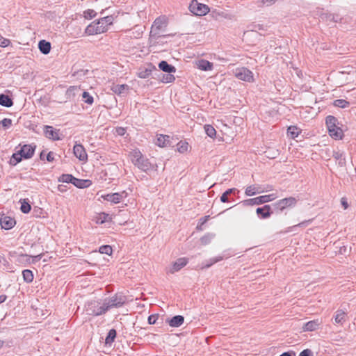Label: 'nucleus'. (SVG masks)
Masks as SVG:
<instances>
[{
	"instance_id": "45",
	"label": "nucleus",
	"mask_w": 356,
	"mask_h": 356,
	"mask_svg": "<svg viewBox=\"0 0 356 356\" xmlns=\"http://www.w3.org/2000/svg\"><path fill=\"white\" fill-rule=\"evenodd\" d=\"M222 259V257L219 256L215 258H211L210 259V262L209 264H205L202 268H209L213 264L217 263L218 261H220Z\"/></svg>"
},
{
	"instance_id": "32",
	"label": "nucleus",
	"mask_w": 356,
	"mask_h": 356,
	"mask_svg": "<svg viewBox=\"0 0 356 356\" xmlns=\"http://www.w3.org/2000/svg\"><path fill=\"white\" fill-rule=\"evenodd\" d=\"M299 129L296 126H290L287 129V134L291 138H295L298 136L299 135Z\"/></svg>"
},
{
	"instance_id": "3",
	"label": "nucleus",
	"mask_w": 356,
	"mask_h": 356,
	"mask_svg": "<svg viewBox=\"0 0 356 356\" xmlns=\"http://www.w3.org/2000/svg\"><path fill=\"white\" fill-rule=\"evenodd\" d=\"M325 123L328 129L329 135L334 140L343 138V130L338 126V120L332 115H328L325 119Z\"/></svg>"
},
{
	"instance_id": "58",
	"label": "nucleus",
	"mask_w": 356,
	"mask_h": 356,
	"mask_svg": "<svg viewBox=\"0 0 356 356\" xmlns=\"http://www.w3.org/2000/svg\"><path fill=\"white\" fill-rule=\"evenodd\" d=\"M42 256H43L42 254H39L38 255L32 257L33 262L34 263V262L40 261L42 259Z\"/></svg>"
},
{
	"instance_id": "4",
	"label": "nucleus",
	"mask_w": 356,
	"mask_h": 356,
	"mask_svg": "<svg viewBox=\"0 0 356 356\" xmlns=\"http://www.w3.org/2000/svg\"><path fill=\"white\" fill-rule=\"evenodd\" d=\"M298 199L295 197H288L277 200L272 204L273 209L276 213H281L285 212L288 209L295 207L298 203Z\"/></svg>"
},
{
	"instance_id": "20",
	"label": "nucleus",
	"mask_w": 356,
	"mask_h": 356,
	"mask_svg": "<svg viewBox=\"0 0 356 356\" xmlns=\"http://www.w3.org/2000/svg\"><path fill=\"white\" fill-rule=\"evenodd\" d=\"M346 313L343 310L339 309L336 312L334 316V323L342 325L346 321Z\"/></svg>"
},
{
	"instance_id": "5",
	"label": "nucleus",
	"mask_w": 356,
	"mask_h": 356,
	"mask_svg": "<svg viewBox=\"0 0 356 356\" xmlns=\"http://www.w3.org/2000/svg\"><path fill=\"white\" fill-rule=\"evenodd\" d=\"M87 314L91 316H100L105 314L108 311V307L106 306L105 302L93 300L87 304L86 306Z\"/></svg>"
},
{
	"instance_id": "16",
	"label": "nucleus",
	"mask_w": 356,
	"mask_h": 356,
	"mask_svg": "<svg viewBox=\"0 0 356 356\" xmlns=\"http://www.w3.org/2000/svg\"><path fill=\"white\" fill-rule=\"evenodd\" d=\"M188 263V259L185 257L179 258L174 262L172 267L170 269L169 272L170 273H175V272L179 271L183 267H184Z\"/></svg>"
},
{
	"instance_id": "26",
	"label": "nucleus",
	"mask_w": 356,
	"mask_h": 356,
	"mask_svg": "<svg viewBox=\"0 0 356 356\" xmlns=\"http://www.w3.org/2000/svg\"><path fill=\"white\" fill-rule=\"evenodd\" d=\"M264 192V190H260L259 187H257L254 185H251L245 188V194L247 196H253L257 193H261Z\"/></svg>"
},
{
	"instance_id": "55",
	"label": "nucleus",
	"mask_w": 356,
	"mask_h": 356,
	"mask_svg": "<svg viewBox=\"0 0 356 356\" xmlns=\"http://www.w3.org/2000/svg\"><path fill=\"white\" fill-rule=\"evenodd\" d=\"M310 222L311 220H305L295 225V227H306L310 223Z\"/></svg>"
},
{
	"instance_id": "51",
	"label": "nucleus",
	"mask_w": 356,
	"mask_h": 356,
	"mask_svg": "<svg viewBox=\"0 0 356 356\" xmlns=\"http://www.w3.org/2000/svg\"><path fill=\"white\" fill-rule=\"evenodd\" d=\"M209 218V216H204V217L202 218L200 220V225H198L197 226V229H200V227H201L202 225H203L204 223H206V222H207V221L208 220Z\"/></svg>"
},
{
	"instance_id": "9",
	"label": "nucleus",
	"mask_w": 356,
	"mask_h": 356,
	"mask_svg": "<svg viewBox=\"0 0 356 356\" xmlns=\"http://www.w3.org/2000/svg\"><path fill=\"white\" fill-rule=\"evenodd\" d=\"M189 9L191 13L199 16L205 15L209 12V8L207 5L200 3L197 0L191 1Z\"/></svg>"
},
{
	"instance_id": "44",
	"label": "nucleus",
	"mask_w": 356,
	"mask_h": 356,
	"mask_svg": "<svg viewBox=\"0 0 356 356\" xmlns=\"http://www.w3.org/2000/svg\"><path fill=\"white\" fill-rule=\"evenodd\" d=\"M0 124H2L4 129H7L12 126V120L10 118H4L0 121Z\"/></svg>"
},
{
	"instance_id": "24",
	"label": "nucleus",
	"mask_w": 356,
	"mask_h": 356,
	"mask_svg": "<svg viewBox=\"0 0 356 356\" xmlns=\"http://www.w3.org/2000/svg\"><path fill=\"white\" fill-rule=\"evenodd\" d=\"M163 24L161 18H156L152 26L150 33L152 34L154 33V35H157L158 31L163 28Z\"/></svg>"
},
{
	"instance_id": "53",
	"label": "nucleus",
	"mask_w": 356,
	"mask_h": 356,
	"mask_svg": "<svg viewBox=\"0 0 356 356\" xmlns=\"http://www.w3.org/2000/svg\"><path fill=\"white\" fill-rule=\"evenodd\" d=\"M126 132V130L123 127H118L116 128V133L119 135V136H123L124 135Z\"/></svg>"
},
{
	"instance_id": "11",
	"label": "nucleus",
	"mask_w": 356,
	"mask_h": 356,
	"mask_svg": "<svg viewBox=\"0 0 356 356\" xmlns=\"http://www.w3.org/2000/svg\"><path fill=\"white\" fill-rule=\"evenodd\" d=\"M44 134L46 138L52 140H59V130L54 129L52 126H44Z\"/></svg>"
},
{
	"instance_id": "8",
	"label": "nucleus",
	"mask_w": 356,
	"mask_h": 356,
	"mask_svg": "<svg viewBox=\"0 0 356 356\" xmlns=\"http://www.w3.org/2000/svg\"><path fill=\"white\" fill-rule=\"evenodd\" d=\"M127 301L126 296L122 294H115L109 299L104 300L106 306L108 307V310L113 307H120Z\"/></svg>"
},
{
	"instance_id": "23",
	"label": "nucleus",
	"mask_w": 356,
	"mask_h": 356,
	"mask_svg": "<svg viewBox=\"0 0 356 356\" xmlns=\"http://www.w3.org/2000/svg\"><path fill=\"white\" fill-rule=\"evenodd\" d=\"M38 48L43 54H47L51 50V43L46 40H40L38 43Z\"/></svg>"
},
{
	"instance_id": "31",
	"label": "nucleus",
	"mask_w": 356,
	"mask_h": 356,
	"mask_svg": "<svg viewBox=\"0 0 356 356\" xmlns=\"http://www.w3.org/2000/svg\"><path fill=\"white\" fill-rule=\"evenodd\" d=\"M117 332L115 329L110 330L105 339L106 344L111 345L114 341Z\"/></svg>"
},
{
	"instance_id": "37",
	"label": "nucleus",
	"mask_w": 356,
	"mask_h": 356,
	"mask_svg": "<svg viewBox=\"0 0 356 356\" xmlns=\"http://www.w3.org/2000/svg\"><path fill=\"white\" fill-rule=\"evenodd\" d=\"M99 251L102 254H106L107 255H111L113 252V249L111 245H104L99 248Z\"/></svg>"
},
{
	"instance_id": "46",
	"label": "nucleus",
	"mask_w": 356,
	"mask_h": 356,
	"mask_svg": "<svg viewBox=\"0 0 356 356\" xmlns=\"http://www.w3.org/2000/svg\"><path fill=\"white\" fill-rule=\"evenodd\" d=\"M177 145H178V151L179 152L183 153V152H186L188 149V143L186 142L183 143L181 141L177 144Z\"/></svg>"
},
{
	"instance_id": "6",
	"label": "nucleus",
	"mask_w": 356,
	"mask_h": 356,
	"mask_svg": "<svg viewBox=\"0 0 356 356\" xmlns=\"http://www.w3.org/2000/svg\"><path fill=\"white\" fill-rule=\"evenodd\" d=\"M277 197L276 194L272 193L250 198L242 202L245 206L260 205L275 200Z\"/></svg>"
},
{
	"instance_id": "33",
	"label": "nucleus",
	"mask_w": 356,
	"mask_h": 356,
	"mask_svg": "<svg viewBox=\"0 0 356 356\" xmlns=\"http://www.w3.org/2000/svg\"><path fill=\"white\" fill-rule=\"evenodd\" d=\"M80 90L79 87L77 86H70L67 90H66L65 95L67 99H72L73 98L75 95L76 92H79Z\"/></svg>"
},
{
	"instance_id": "36",
	"label": "nucleus",
	"mask_w": 356,
	"mask_h": 356,
	"mask_svg": "<svg viewBox=\"0 0 356 356\" xmlns=\"http://www.w3.org/2000/svg\"><path fill=\"white\" fill-rule=\"evenodd\" d=\"M204 131L207 135L211 138H214L216 134V131L214 127L210 124L204 125Z\"/></svg>"
},
{
	"instance_id": "42",
	"label": "nucleus",
	"mask_w": 356,
	"mask_h": 356,
	"mask_svg": "<svg viewBox=\"0 0 356 356\" xmlns=\"http://www.w3.org/2000/svg\"><path fill=\"white\" fill-rule=\"evenodd\" d=\"M175 80V77L174 75L171 74V73H168V74H163L161 78V81L163 83H172Z\"/></svg>"
},
{
	"instance_id": "25",
	"label": "nucleus",
	"mask_w": 356,
	"mask_h": 356,
	"mask_svg": "<svg viewBox=\"0 0 356 356\" xmlns=\"http://www.w3.org/2000/svg\"><path fill=\"white\" fill-rule=\"evenodd\" d=\"M333 157L338 161L339 165L343 167L346 165V158L344 153L340 151H334L333 152Z\"/></svg>"
},
{
	"instance_id": "29",
	"label": "nucleus",
	"mask_w": 356,
	"mask_h": 356,
	"mask_svg": "<svg viewBox=\"0 0 356 356\" xmlns=\"http://www.w3.org/2000/svg\"><path fill=\"white\" fill-rule=\"evenodd\" d=\"M22 276L24 281L26 283L32 282L34 278L33 272L29 269H26L22 271Z\"/></svg>"
},
{
	"instance_id": "49",
	"label": "nucleus",
	"mask_w": 356,
	"mask_h": 356,
	"mask_svg": "<svg viewBox=\"0 0 356 356\" xmlns=\"http://www.w3.org/2000/svg\"><path fill=\"white\" fill-rule=\"evenodd\" d=\"M158 318V316L156 315H150L148 317V323L150 325H154L156 323V321Z\"/></svg>"
},
{
	"instance_id": "21",
	"label": "nucleus",
	"mask_w": 356,
	"mask_h": 356,
	"mask_svg": "<svg viewBox=\"0 0 356 356\" xmlns=\"http://www.w3.org/2000/svg\"><path fill=\"white\" fill-rule=\"evenodd\" d=\"M73 184L77 188H84L89 187L92 184V182L89 179H81L74 177Z\"/></svg>"
},
{
	"instance_id": "60",
	"label": "nucleus",
	"mask_w": 356,
	"mask_h": 356,
	"mask_svg": "<svg viewBox=\"0 0 356 356\" xmlns=\"http://www.w3.org/2000/svg\"><path fill=\"white\" fill-rule=\"evenodd\" d=\"M7 299V296L6 295H0V303L4 302Z\"/></svg>"
},
{
	"instance_id": "27",
	"label": "nucleus",
	"mask_w": 356,
	"mask_h": 356,
	"mask_svg": "<svg viewBox=\"0 0 356 356\" xmlns=\"http://www.w3.org/2000/svg\"><path fill=\"white\" fill-rule=\"evenodd\" d=\"M169 136L161 134L157 136L156 145L161 147H166L169 144Z\"/></svg>"
},
{
	"instance_id": "64",
	"label": "nucleus",
	"mask_w": 356,
	"mask_h": 356,
	"mask_svg": "<svg viewBox=\"0 0 356 356\" xmlns=\"http://www.w3.org/2000/svg\"><path fill=\"white\" fill-rule=\"evenodd\" d=\"M4 341L3 340H0V349L3 346Z\"/></svg>"
},
{
	"instance_id": "15",
	"label": "nucleus",
	"mask_w": 356,
	"mask_h": 356,
	"mask_svg": "<svg viewBox=\"0 0 356 356\" xmlns=\"http://www.w3.org/2000/svg\"><path fill=\"white\" fill-rule=\"evenodd\" d=\"M15 223V220L10 216H3L0 219L1 228L6 230L13 228Z\"/></svg>"
},
{
	"instance_id": "61",
	"label": "nucleus",
	"mask_w": 356,
	"mask_h": 356,
	"mask_svg": "<svg viewBox=\"0 0 356 356\" xmlns=\"http://www.w3.org/2000/svg\"><path fill=\"white\" fill-rule=\"evenodd\" d=\"M65 186L64 185H58V190L60 191V192H65L66 190H65Z\"/></svg>"
},
{
	"instance_id": "56",
	"label": "nucleus",
	"mask_w": 356,
	"mask_h": 356,
	"mask_svg": "<svg viewBox=\"0 0 356 356\" xmlns=\"http://www.w3.org/2000/svg\"><path fill=\"white\" fill-rule=\"evenodd\" d=\"M47 160L49 162H52L54 160V153L52 152H49L47 155Z\"/></svg>"
},
{
	"instance_id": "57",
	"label": "nucleus",
	"mask_w": 356,
	"mask_h": 356,
	"mask_svg": "<svg viewBox=\"0 0 356 356\" xmlns=\"http://www.w3.org/2000/svg\"><path fill=\"white\" fill-rule=\"evenodd\" d=\"M85 14L88 15L90 18L95 17L96 15L95 12L93 10H90V9L86 10L85 12Z\"/></svg>"
},
{
	"instance_id": "41",
	"label": "nucleus",
	"mask_w": 356,
	"mask_h": 356,
	"mask_svg": "<svg viewBox=\"0 0 356 356\" xmlns=\"http://www.w3.org/2000/svg\"><path fill=\"white\" fill-rule=\"evenodd\" d=\"M152 74V70L151 69H141L140 72H138V76L142 79H146L149 77Z\"/></svg>"
},
{
	"instance_id": "2",
	"label": "nucleus",
	"mask_w": 356,
	"mask_h": 356,
	"mask_svg": "<svg viewBox=\"0 0 356 356\" xmlns=\"http://www.w3.org/2000/svg\"><path fill=\"white\" fill-rule=\"evenodd\" d=\"M113 19L112 16H106L99 19L97 22H92L86 27V34L92 35L106 32L108 26L113 24Z\"/></svg>"
},
{
	"instance_id": "39",
	"label": "nucleus",
	"mask_w": 356,
	"mask_h": 356,
	"mask_svg": "<svg viewBox=\"0 0 356 356\" xmlns=\"http://www.w3.org/2000/svg\"><path fill=\"white\" fill-rule=\"evenodd\" d=\"M213 236L214 235L212 234L209 233L205 234L200 238L201 243L204 245L209 244L211 241Z\"/></svg>"
},
{
	"instance_id": "13",
	"label": "nucleus",
	"mask_w": 356,
	"mask_h": 356,
	"mask_svg": "<svg viewBox=\"0 0 356 356\" xmlns=\"http://www.w3.org/2000/svg\"><path fill=\"white\" fill-rule=\"evenodd\" d=\"M275 211L273 207L269 204H266L262 207H258L256 209V213L260 218L266 219L269 218Z\"/></svg>"
},
{
	"instance_id": "28",
	"label": "nucleus",
	"mask_w": 356,
	"mask_h": 356,
	"mask_svg": "<svg viewBox=\"0 0 356 356\" xmlns=\"http://www.w3.org/2000/svg\"><path fill=\"white\" fill-rule=\"evenodd\" d=\"M0 105L10 107L13 105V102L12 99L7 95L1 94L0 95Z\"/></svg>"
},
{
	"instance_id": "34",
	"label": "nucleus",
	"mask_w": 356,
	"mask_h": 356,
	"mask_svg": "<svg viewBox=\"0 0 356 356\" xmlns=\"http://www.w3.org/2000/svg\"><path fill=\"white\" fill-rule=\"evenodd\" d=\"M333 105L336 107L345 108L349 106L350 103L345 99H339L334 101Z\"/></svg>"
},
{
	"instance_id": "52",
	"label": "nucleus",
	"mask_w": 356,
	"mask_h": 356,
	"mask_svg": "<svg viewBox=\"0 0 356 356\" xmlns=\"http://www.w3.org/2000/svg\"><path fill=\"white\" fill-rule=\"evenodd\" d=\"M299 356H312V352L309 349H305L300 353Z\"/></svg>"
},
{
	"instance_id": "10",
	"label": "nucleus",
	"mask_w": 356,
	"mask_h": 356,
	"mask_svg": "<svg viewBox=\"0 0 356 356\" xmlns=\"http://www.w3.org/2000/svg\"><path fill=\"white\" fill-rule=\"evenodd\" d=\"M127 193L123 191L120 193L107 194L102 197L106 201L111 202L114 204H117L120 202L122 200L125 199L127 197Z\"/></svg>"
},
{
	"instance_id": "40",
	"label": "nucleus",
	"mask_w": 356,
	"mask_h": 356,
	"mask_svg": "<svg viewBox=\"0 0 356 356\" xmlns=\"http://www.w3.org/2000/svg\"><path fill=\"white\" fill-rule=\"evenodd\" d=\"M128 86L127 85H124V84H122V85H116L115 86L113 87L112 88V90L118 94V95H120L122 94L124 90L127 88Z\"/></svg>"
},
{
	"instance_id": "48",
	"label": "nucleus",
	"mask_w": 356,
	"mask_h": 356,
	"mask_svg": "<svg viewBox=\"0 0 356 356\" xmlns=\"http://www.w3.org/2000/svg\"><path fill=\"white\" fill-rule=\"evenodd\" d=\"M277 0H260V2L262 5L270 6L273 4H274Z\"/></svg>"
},
{
	"instance_id": "1",
	"label": "nucleus",
	"mask_w": 356,
	"mask_h": 356,
	"mask_svg": "<svg viewBox=\"0 0 356 356\" xmlns=\"http://www.w3.org/2000/svg\"><path fill=\"white\" fill-rule=\"evenodd\" d=\"M129 156L132 163L140 170L146 173L152 170H157V165L156 163H152L139 149H135L131 150Z\"/></svg>"
},
{
	"instance_id": "18",
	"label": "nucleus",
	"mask_w": 356,
	"mask_h": 356,
	"mask_svg": "<svg viewBox=\"0 0 356 356\" xmlns=\"http://www.w3.org/2000/svg\"><path fill=\"white\" fill-rule=\"evenodd\" d=\"M197 67L204 71H209L213 69V63L207 60H200L197 62Z\"/></svg>"
},
{
	"instance_id": "59",
	"label": "nucleus",
	"mask_w": 356,
	"mask_h": 356,
	"mask_svg": "<svg viewBox=\"0 0 356 356\" xmlns=\"http://www.w3.org/2000/svg\"><path fill=\"white\" fill-rule=\"evenodd\" d=\"M280 356H296V354L293 352H291V353L285 352V353L281 354Z\"/></svg>"
},
{
	"instance_id": "12",
	"label": "nucleus",
	"mask_w": 356,
	"mask_h": 356,
	"mask_svg": "<svg viewBox=\"0 0 356 356\" xmlns=\"http://www.w3.org/2000/svg\"><path fill=\"white\" fill-rule=\"evenodd\" d=\"M36 146L35 145H24L21 146L18 152L25 159H31L35 152Z\"/></svg>"
},
{
	"instance_id": "22",
	"label": "nucleus",
	"mask_w": 356,
	"mask_h": 356,
	"mask_svg": "<svg viewBox=\"0 0 356 356\" xmlns=\"http://www.w3.org/2000/svg\"><path fill=\"white\" fill-rule=\"evenodd\" d=\"M160 70L165 72L172 73L176 72V68L173 65H171L165 60H162L159 64Z\"/></svg>"
},
{
	"instance_id": "7",
	"label": "nucleus",
	"mask_w": 356,
	"mask_h": 356,
	"mask_svg": "<svg viewBox=\"0 0 356 356\" xmlns=\"http://www.w3.org/2000/svg\"><path fill=\"white\" fill-rule=\"evenodd\" d=\"M234 76L239 80L253 82L254 76L252 71L245 67H238L233 71Z\"/></svg>"
},
{
	"instance_id": "38",
	"label": "nucleus",
	"mask_w": 356,
	"mask_h": 356,
	"mask_svg": "<svg viewBox=\"0 0 356 356\" xmlns=\"http://www.w3.org/2000/svg\"><path fill=\"white\" fill-rule=\"evenodd\" d=\"M20 209L22 213H28L31 211V207L29 203L26 201V200H23V201L21 202Z\"/></svg>"
},
{
	"instance_id": "62",
	"label": "nucleus",
	"mask_w": 356,
	"mask_h": 356,
	"mask_svg": "<svg viewBox=\"0 0 356 356\" xmlns=\"http://www.w3.org/2000/svg\"><path fill=\"white\" fill-rule=\"evenodd\" d=\"M236 191V188H229L228 190L226 191L227 193H228L229 195H231L232 193H234Z\"/></svg>"
},
{
	"instance_id": "19",
	"label": "nucleus",
	"mask_w": 356,
	"mask_h": 356,
	"mask_svg": "<svg viewBox=\"0 0 356 356\" xmlns=\"http://www.w3.org/2000/svg\"><path fill=\"white\" fill-rule=\"evenodd\" d=\"M184 321V318L183 316L177 315L173 316L169 321V325L173 327H177L181 326Z\"/></svg>"
},
{
	"instance_id": "14",
	"label": "nucleus",
	"mask_w": 356,
	"mask_h": 356,
	"mask_svg": "<svg viewBox=\"0 0 356 356\" xmlns=\"http://www.w3.org/2000/svg\"><path fill=\"white\" fill-rule=\"evenodd\" d=\"M74 156L80 161H84L88 159V155L84 147L81 144L76 143L73 148Z\"/></svg>"
},
{
	"instance_id": "43",
	"label": "nucleus",
	"mask_w": 356,
	"mask_h": 356,
	"mask_svg": "<svg viewBox=\"0 0 356 356\" xmlns=\"http://www.w3.org/2000/svg\"><path fill=\"white\" fill-rule=\"evenodd\" d=\"M83 98L84 99V102L88 104H92L93 103V97L89 94V92L84 91L82 95Z\"/></svg>"
},
{
	"instance_id": "47",
	"label": "nucleus",
	"mask_w": 356,
	"mask_h": 356,
	"mask_svg": "<svg viewBox=\"0 0 356 356\" xmlns=\"http://www.w3.org/2000/svg\"><path fill=\"white\" fill-rule=\"evenodd\" d=\"M10 43V40L5 38L0 35V47H8Z\"/></svg>"
},
{
	"instance_id": "17",
	"label": "nucleus",
	"mask_w": 356,
	"mask_h": 356,
	"mask_svg": "<svg viewBox=\"0 0 356 356\" xmlns=\"http://www.w3.org/2000/svg\"><path fill=\"white\" fill-rule=\"evenodd\" d=\"M321 322L318 320L309 321L304 324L302 327L303 331H314L318 328Z\"/></svg>"
},
{
	"instance_id": "50",
	"label": "nucleus",
	"mask_w": 356,
	"mask_h": 356,
	"mask_svg": "<svg viewBox=\"0 0 356 356\" xmlns=\"http://www.w3.org/2000/svg\"><path fill=\"white\" fill-rule=\"evenodd\" d=\"M228 195H229L228 194V193H227L226 191H225L221 197H220V201L223 203H225V202H229V199H228Z\"/></svg>"
},
{
	"instance_id": "54",
	"label": "nucleus",
	"mask_w": 356,
	"mask_h": 356,
	"mask_svg": "<svg viewBox=\"0 0 356 356\" xmlns=\"http://www.w3.org/2000/svg\"><path fill=\"white\" fill-rule=\"evenodd\" d=\"M341 205L343 206V209H348V203L347 200H346V197H342V198L341 199Z\"/></svg>"
},
{
	"instance_id": "35",
	"label": "nucleus",
	"mask_w": 356,
	"mask_h": 356,
	"mask_svg": "<svg viewBox=\"0 0 356 356\" xmlns=\"http://www.w3.org/2000/svg\"><path fill=\"white\" fill-rule=\"evenodd\" d=\"M74 179V177H73L72 175L63 174L58 178V181L63 182V183H72V184H73Z\"/></svg>"
},
{
	"instance_id": "63",
	"label": "nucleus",
	"mask_w": 356,
	"mask_h": 356,
	"mask_svg": "<svg viewBox=\"0 0 356 356\" xmlns=\"http://www.w3.org/2000/svg\"><path fill=\"white\" fill-rule=\"evenodd\" d=\"M272 190V186H268L267 188H266V191H270Z\"/></svg>"
},
{
	"instance_id": "30",
	"label": "nucleus",
	"mask_w": 356,
	"mask_h": 356,
	"mask_svg": "<svg viewBox=\"0 0 356 356\" xmlns=\"http://www.w3.org/2000/svg\"><path fill=\"white\" fill-rule=\"evenodd\" d=\"M24 157L22 154L18 152V150L14 153L10 160V164L12 165H16L18 163H19Z\"/></svg>"
}]
</instances>
